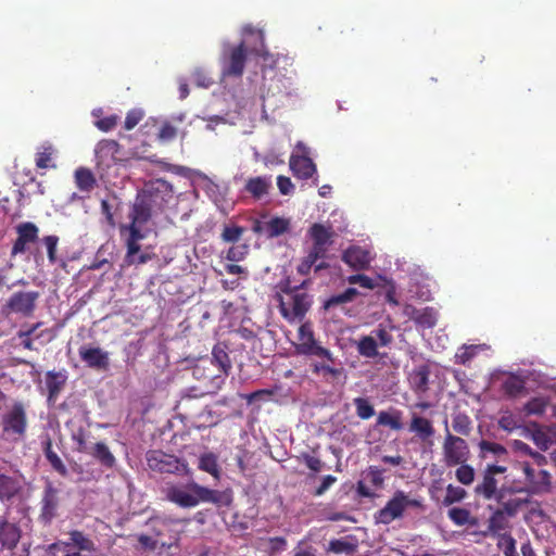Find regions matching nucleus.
<instances>
[{
	"label": "nucleus",
	"mask_w": 556,
	"mask_h": 556,
	"mask_svg": "<svg viewBox=\"0 0 556 556\" xmlns=\"http://www.w3.org/2000/svg\"><path fill=\"white\" fill-rule=\"evenodd\" d=\"M173 197V188L164 179L146 184L130 204L129 223L121 225V236H124L125 230H143L147 224L165 211Z\"/></svg>",
	"instance_id": "1"
},
{
	"label": "nucleus",
	"mask_w": 556,
	"mask_h": 556,
	"mask_svg": "<svg viewBox=\"0 0 556 556\" xmlns=\"http://www.w3.org/2000/svg\"><path fill=\"white\" fill-rule=\"evenodd\" d=\"M166 500L182 508H191L200 503L222 504L225 503L226 494L218 490H212L203 486L195 481L188 482L186 485H169L165 491Z\"/></svg>",
	"instance_id": "2"
},
{
	"label": "nucleus",
	"mask_w": 556,
	"mask_h": 556,
	"mask_svg": "<svg viewBox=\"0 0 556 556\" xmlns=\"http://www.w3.org/2000/svg\"><path fill=\"white\" fill-rule=\"evenodd\" d=\"M280 290L282 294H277V301L281 316L288 321L302 319L312 305L311 296L300 291V287H292L289 279L281 283Z\"/></svg>",
	"instance_id": "3"
},
{
	"label": "nucleus",
	"mask_w": 556,
	"mask_h": 556,
	"mask_svg": "<svg viewBox=\"0 0 556 556\" xmlns=\"http://www.w3.org/2000/svg\"><path fill=\"white\" fill-rule=\"evenodd\" d=\"M28 419L22 402H14L1 417V438L4 441L16 443L27 431Z\"/></svg>",
	"instance_id": "4"
},
{
	"label": "nucleus",
	"mask_w": 556,
	"mask_h": 556,
	"mask_svg": "<svg viewBox=\"0 0 556 556\" xmlns=\"http://www.w3.org/2000/svg\"><path fill=\"white\" fill-rule=\"evenodd\" d=\"M421 506L420 501L409 498L404 491L397 490L384 507L375 514V520L377 523L390 525L394 520L402 518L407 507L420 508Z\"/></svg>",
	"instance_id": "5"
},
{
	"label": "nucleus",
	"mask_w": 556,
	"mask_h": 556,
	"mask_svg": "<svg viewBox=\"0 0 556 556\" xmlns=\"http://www.w3.org/2000/svg\"><path fill=\"white\" fill-rule=\"evenodd\" d=\"M299 343L295 344V352L299 355L316 356L326 361L334 362L332 353L320 345L315 339L311 324H302L298 331Z\"/></svg>",
	"instance_id": "6"
},
{
	"label": "nucleus",
	"mask_w": 556,
	"mask_h": 556,
	"mask_svg": "<svg viewBox=\"0 0 556 556\" xmlns=\"http://www.w3.org/2000/svg\"><path fill=\"white\" fill-rule=\"evenodd\" d=\"M149 469L160 473H188V465L175 455L160 450H151L146 454Z\"/></svg>",
	"instance_id": "7"
},
{
	"label": "nucleus",
	"mask_w": 556,
	"mask_h": 556,
	"mask_svg": "<svg viewBox=\"0 0 556 556\" xmlns=\"http://www.w3.org/2000/svg\"><path fill=\"white\" fill-rule=\"evenodd\" d=\"M443 459L446 467H455L469 458V446L465 439L450 432L445 420V437L442 445Z\"/></svg>",
	"instance_id": "8"
},
{
	"label": "nucleus",
	"mask_w": 556,
	"mask_h": 556,
	"mask_svg": "<svg viewBox=\"0 0 556 556\" xmlns=\"http://www.w3.org/2000/svg\"><path fill=\"white\" fill-rule=\"evenodd\" d=\"M179 522V519L154 516L148 520L147 525L150 527L153 535L160 541V546L170 548L176 546L180 540V533L175 529Z\"/></svg>",
	"instance_id": "9"
},
{
	"label": "nucleus",
	"mask_w": 556,
	"mask_h": 556,
	"mask_svg": "<svg viewBox=\"0 0 556 556\" xmlns=\"http://www.w3.org/2000/svg\"><path fill=\"white\" fill-rule=\"evenodd\" d=\"M530 494L523 488L514 485H502L496 496L498 508L509 516L516 517L517 514L530 503Z\"/></svg>",
	"instance_id": "10"
},
{
	"label": "nucleus",
	"mask_w": 556,
	"mask_h": 556,
	"mask_svg": "<svg viewBox=\"0 0 556 556\" xmlns=\"http://www.w3.org/2000/svg\"><path fill=\"white\" fill-rule=\"evenodd\" d=\"M121 146L117 141L111 139L100 140L94 149L96 167L101 177L111 167L119 164L123 160L121 157Z\"/></svg>",
	"instance_id": "11"
},
{
	"label": "nucleus",
	"mask_w": 556,
	"mask_h": 556,
	"mask_svg": "<svg viewBox=\"0 0 556 556\" xmlns=\"http://www.w3.org/2000/svg\"><path fill=\"white\" fill-rule=\"evenodd\" d=\"M146 230H125L123 237H125V263L127 265H142L155 257L154 253L142 252L140 253L141 245L140 241L147 237Z\"/></svg>",
	"instance_id": "12"
},
{
	"label": "nucleus",
	"mask_w": 556,
	"mask_h": 556,
	"mask_svg": "<svg viewBox=\"0 0 556 556\" xmlns=\"http://www.w3.org/2000/svg\"><path fill=\"white\" fill-rule=\"evenodd\" d=\"M295 149L299 153H292L289 160V166L293 176L302 180L313 178L317 167L308 155V148L302 141H299L295 144Z\"/></svg>",
	"instance_id": "13"
},
{
	"label": "nucleus",
	"mask_w": 556,
	"mask_h": 556,
	"mask_svg": "<svg viewBox=\"0 0 556 556\" xmlns=\"http://www.w3.org/2000/svg\"><path fill=\"white\" fill-rule=\"evenodd\" d=\"M247 62V48L244 42L230 47L225 51L222 60V73L228 77H241Z\"/></svg>",
	"instance_id": "14"
},
{
	"label": "nucleus",
	"mask_w": 556,
	"mask_h": 556,
	"mask_svg": "<svg viewBox=\"0 0 556 556\" xmlns=\"http://www.w3.org/2000/svg\"><path fill=\"white\" fill-rule=\"evenodd\" d=\"M522 471L526 477L523 488L530 495L544 494L551 490V475L545 469H534L529 463L522 464Z\"/></svg>",
	"instance_id": "15"
},
{
	"label": "nucleus",
	"mask_w": 556,
	"mask_h": 556,
	"mask_svg": "<svg viewBox=\"0 0 556 556\" xmlns=\"http://www.w3.org/2000/svg\"><path fill=\"white\" fill-rule=\"evenodd\" d=\"M307 235L313 242L309 251L326 257L328 248L333 243V237L336 236L332 226L314 223L309 227Z\"/></svg>",
	"instance_id": "16"
},
{
	"label": "nucleus",
	"mask_w": 556,
	"mask_h": 556,
	"mask_svg": "<svg viewBox=\"0 0 556 556\" xmlns=\"http://www.w3.org/2000/svg\"><path fill=\"white\" fill-rule=\"evenodd\" d=\"M38 299V291H17L9 298L5 308L9 309L10 313L28 317L35 312Z\"/></svg>",
	"instance_id": "17"
},
{
	"label": "nucleus",
	"mask_w": 556,
	"mask_h": 556,
	"mask_svg": "<svg viewBox=\"0 0 556 556\" xmlns=\"http://www.w3.org/2000/svg\"><path fill=\"white\" fill-rule=\"evenodd\" d=\"M17 238L13 243L11 254L13 256L23 254L27 250V245L35 243L39 238V229L31 222H24L16 226Z\"/></svg>",
	"instance_id": "18"
},
{
	"label": "nucleus",
	"mask_w": 556,
	"mask_h": 556,
	"mask_svg": "<svg viewBox=\"0 0 556 556\" xmlns=\"http://www.w3.org/2000/svg\"><path fill=\"white\" fill-rule=\"evenodd\" d=\"M80 359L89 367L96 370H108L110 367L109 352L101 348L91 345H81L78 350Z\"/></svg>",
	"instance_id": "19"
},
{
	"label": "nucleus",
	"mask_w": 556,
	"mask_h": 556,
	"mask_svg": "<svg viewBox=\"0 0 556 556\" xmlns=\"http://www.w3.org/2000/svg\"><path fill=\"white\" fill-rule=\"evenodd\" d=\"M58 508L59 490L52 484V482H47L41 498L40 520L43 523H50L52 519L56 517Z\"/></svg>",
	"instance_id": "20"
},
{
	"label": "nucleus",
	"mask_w": 556,
	"mask_h": 556,
	"mask_svg": "<svg viewBox=\"0 0 556 556\" xmlns=\"http://www.w3.org/2000/svg\"><path fill=\"white\" fill-rule=\"evenodd\" d=\"M21 528L15 522H10L7 515L0 516V551L16 547L21 539Z\"/></svg>",
	"instance_id": "21"
},
{
	"label": "nucleus",
	"mask_w": 556,
	"mask_h": 556,
	"mask_svg": "<svg viewBox=\"0 0 556 556\" xmlns=\"http://www.w3.org/2000/svg\"><path fill=\"white\" fill-rule=\"evenodd\" d=\"M405 314L422 329L433 328L438 323V312L433 307L416 308L407 306Z\"/></svg>",
	"instance_id": "22"
},
{
	"label": "nucleus",
	"mask_w": 556,
	"mask_h": 556,
	"mask_svg": "<svg viewBox=\"0 0 556 556\" xmlns=\"http://www.w3.org/2000/svg\"><path fill=\"white\" fill-rule=\"evenodd\" d=\"M342 261L355 270H362L369 266V253L361 247H351L342 254Z\"/></svg>",
	"instance_id": "23"
},
{
	"label": "nucleus",
	"mask_w": 556,
	"mask_h": 556,
	"mask_svg": "<svg viewBox=\"0 0 556 556\" xmlns=\"http://www.w3.org/2000/svg\"><path fill=\"white\" fill-rule=\"evenodd\" d=\"M41 447L46 459L49 462L50 466L54 471H56L60 476H67L68 471L63 460L53 451L52 439L50 434H45L41 437Z\"/></svg>",
	"instance_id": "24"
},
{
	"label": "nucleus",
	"mask_w": 556,
	"mask_h": 556,
	"mask_svg": "<svg viewBox=\"0 0 556 556\" xmlns=\"http://www.w3.org/2000/svg\"><path fill=\"white\" fill-rule=\"evenodd\" d=\"M498 481L494 476L490 473V471L484 469L482 480L475 486V494L489 501L493 498L496 500V496H498Z\"/></svg>",
	"instance_id": "25"
},
{
	"label": "nucleus",
	"mask_w": 556,
	"mask_h": 556,
	"mask_svg": "<svg viewBox=\"0 0 556 556\" xmlns=\"http://www.w3.org/2000/svg\"><path fill=\"white\" fill-rule=\"evenodd\" d=\"M409 431L416 433L421 441L430 440L435 433L432 421L416 414L412 416Z\"/></svg>",
	"instance_id": "26"
},
{
	"label": "nucleus",
	"mask_w": 556,
	"mask_h": 556,
	"mask_svg": "<svg viewBox=\"0 0 556 556\" xmlns=\"http://www.w3.org/2000/svg\"><path fill=\"white\" fill-rule=\"evenodd\" d=\"M210 366H216L218 374L222 376H228L231 369V361L226 352V346L216 344L212 351V358L207 359Z\"/></svg>",
	"instance_id": "27"
},
{
	"label": "nucleus",
	"mask_w": 556,
	"mask_h": 556,
	"mask_svg": "<svg viewBox=\"0 0 556 556\" xmlns=\"http://www.w3.org/2000/svg\"><path fill=\"white\" fill-rule=\"evenodd\" d=\"M89 454L101 466L111 469L116 465V458L104 442H97L89 447Z\"/></svg>",
	"instance_id": "28"
},
{
	"label": "nucleus",
	"mask_w": 556,
	"mask_h": 556,
	"mask_svg": "<svg viewBox=\"0 0 556 556\" xmlns=\"http://www.w3.org/2000/svg\"><path fill=\"white\" fill-rule=\"evenodd\" d=\"M327 362L328 363L316 362L312 364V371L316 375H321L329 382H333L342 376L344 369L341 364H337L336 361L333 363L330 361Z\"/></svg>",
	"instance_id": "29"
},
{
	"label": "nucleus",
	"mask_w": 556,
	"mask_h": 556,
	"mask_svg": "<svg viewBox=\"0 0 556 556\" xmlns=\"http://www.w3.org/2000/svg\"><path fill=\"white\" fill-rule=\"evenodd\" d=\"M66 376L62 372L48 371L46 375V386L48 389V402L52 404L56 401L60 392L64 388Z\"/></svg>",
	"instance_id": "30"
},
{
	"label": "nucleus",
	"mask_w": 556,
	"mask_h": 556,
	"mask_svg": "<svg viewBox=\"0 0 556 556\" xmlns=\"http://www.w3.org/2000/svg\"><path fill=\"white\" fill-rule=\"evenodd\" d=\"M42 326L41 321H38L34 325H31L27 329H21L17 332V338L21 339V344L25 350L34 351L36 348L34 346V340L40 339L45 337L46 334L50 333V330H41L40 332L36 333L37 329H39Z\"/></svg>",
	"instance_id": "31"
},
{
	"label": "nucleus",
	"mask_w": 556,
	"mask_h": 556,
	"mask_svg": "<svg viewBox=\"0 0 556 556\" xmlns=\"http://www.w3.org/2000/svg\"><path fill=\"white\" fill-rule=\"evenodd\" d=\"M271 187L270 177H253L249 178L245 182L244 190L250 193L254 199L260 200L266 195Z\"/></svg>",
	"instance_id": "32"
},
{
	"label": "nucleus",
	"mask_w": 556,
	"mask_h": 556,
	"mask_svg": "<svg viewBox=\"0 0 556 556\" xmlns=\"http://www.w3.org/2000/svg\"><path fill=\"white\" fill-rule=\"evenodd\" d=\"M510 518H514V516H509L501 508H496L489 518V532L493 535L500 536V534H502L501 531L510 529Z\"/></svg>",
	"instance_id": "33"
},
{
	"label": "nucleus",
	"mask_w": 556,
	"mask_h": 556,
	"mask_svg": "<svg viewBox=\"0 0 556 556\" xmlns=\"http://www.w3.org/2000/svg\"><path fill=\"white\" fill-rule=\"evenodd\" d=\"M429 376L430 368L426 364L416 367L412 371L409 376V382L415 392L425 393L428 390Z\"/></svg>",
	"instance_id": "34"
},
{
	"label": "nucleus",
	"mask_w": 556,
	"mask_h": 556,
	"mask_svg": "<svg viewBox=\"0 0 556 556\" xmlns=\"http://www.w3.org/2000/svg\"><path fill=\"white\" fill-rule=\"evenodd\" d=\"M91 438V431L89 427H85L83 425H78L77 427L72 428L71 430V439L75 444L74 450L78 453H87L89 452V439Z\"/></svg>",
	"instance_id": "35"
},
{
	"label": "nucleus",
	"mask_w": 556,
	"mask_h": 556,
	"mask_svg": "<svg viewBox=\"0 0 556 556\" xmlns=\"http://www.w3.org/2000/svg\"><path fill=\"white\" fill-rule=\"evenodd\" d=\"M76 187L83 192H91L96 186L97 180L93 173L87 167H79L74 174Z\"/></svg>",
	"instance_id": "36"
},
{
	"label": "nucleus",
	"mask_w": 556,
	"mask_h": 556,
	"mask_svg": "<svg viewBox=\"0 0 556 556\" xmlns=\"http://www.w3.org/2000/svg\"><path fill=\"white\" fill-rule=\"evenodd\" d=\"M55 154V149L49 142L41 144L38 148L36 153L35 163L37 168L46 169V168H55L56 165L53 163V155Z\"/></svg>",
	"instance_id": "37"
},
{
	"label": "nucleus",
	"mask_w": 556,
	"mask_h": 556,
	"mask_svg": "<svg viewBox=\"0 0 556 556\" xmlns=\"http://www.w3.org/2000/svg\"><path fill=\"white\" fill-rule=\"evenodd\" d=\"M402 415L399 409L381 410L377 417V425L399 431L403 428Z\"/></svg>",
	"instance_id": "38"
},
{
	"label": "nucleus",
	"mask_w": 556,
	"mask_h": 556,
	"mask_svg": "<svg viewBox=\"0 0 556 556\" xmlns=\"http://www.w3.org/2000/svg\"><path fill=\"white\" fill-rule=\"evenodd\" d=\"M198 468L202 471L210 473L215 479L220 478V468L218 465V458L212 452L204 453L200 456Z\"/></svg>",
	"instance_id": "39"
},
{
	"label": "nucleus",
	"mask_w": 556,
	"mask_h": 556,
	"mask_svg": "<svg viewBox=\"0 0 556 556\" xmlns=\"http://www.w3.org/2000/svg\"><path fill=\"white\" fill-rule=\"evenodd\" d=\"M289 228V219L283 217H273L270 220L265 223V237L269 239L279 237L287 232Z\"/></svg>",
	"instance_id": "40"
},
{
	"label": "nucleus",
	"mask_w": 556,
	"mask_h": 556,
	"mask_svg": "<svg viewBox=\"0 0 556 556\" xmlns=\"http://www.w3.org/2000/svg\"><path fill=\"white\" fill-rule=\"evenodd\" d=\"M21 490L18 481L12 477L0 475V500L10 501Z\"/></svg>",
	"instance_id": "41"
},
{
	"label": "nucleus",
	"mask_w": 556,
	"mask_h": 556,
	"mask_svg": "<svg viewBox=\"0 0 556 556\" xmlns=\"http://www.w3.org/2000/svg\"><path fill=\"white\" fill-rule=\"evenodd\" d=\"M357 352L359 355L367 358H375L378 356V343L374 336H363L357 342Z\"/></svg>",
	"instance_id": "42"
},
{
	"label": "nucleus",
	"mask_w": 556,
	"mask_h": 556,
	"mask_svg": "<svg viewBox=\"0 0 556 556\" xmlns=\"http://www.w3.org/2000/svg\"><path fill=\"white\" fill-rule=\"evenodd\" d=\"M66 545H73L77 547L79 551L85 552H94L96 544L94 542L85 535L81 531L74 530L70 532V542Z\"/></svg>",
	"instance_id": "43"
},
{
	"label": "nucleus",
	"mask_w": 556,
	"mask_h": 556,
	"mask_svg": "<svg viewBox=\"0 0 556 556\" xmlns=\"http://www.w3.org/2000/svg\"><path fill=\"white\" fill-rule=\"evenodd\" d=\"M452 428L459 435L468 437L472 430V421L467 414L457 413L452 417Z\"/></svg>",
	"instance_id": "44"
},
{
	"label": "nucleus",
	"mask_w": 556,
	"mask_h": 556,
	"mask_svg": "<svg viewBox=\"0 0 556 556\" xmlns=\"http://www.w3.org/2000/svg\"><path fill=\"white\" fill-rule=\"evenodd\" d=\"M480 457L485 458L488 454H492L496 458H503L508 455L506 447L500 443L481 440L479 442Z\"/></svg>",
	"instance_id": "45"
},
{
	"label": "nucleus",
	"mask_w": 556,
	"mask_h": 556,
	"mask_svg": "<svg viewBox=\"0 0 556 556\" xmlns=\"http://www.w3.org/2000/svg\"><path fill=\"white\" fill-rule=\"evenodd\" d=\"M357 294L358 291L355 288H348L344 292L330 296L325 302L324 307L326 309H330L331 307H334L337 305L352 302Z\"/></svg>",
	"instance_id": "46"
},
{
	"label": "nucleus",
	"mask_w": 556,
	"mask_h": 556,
	"mask_svg": "<svg viewBox=\"0 0 556 556\" xmlns=\"http://www.w3.org/2000/svg\"><path fill=\"white\" fill-rule=\"evenodd\" d=\"M447 515L457 526L476 525V519H471L470 511L466 508L453 507L448 510Z\"/></svg>",
	"instance_id": "47"
},
{
	"label": "nucleus",
	"mask_w": 556,
	"mask_h": 556,
	"mask_svg": "<svg viewBox=\"0 0 556 556\" xmlns=\"http://www.w3.org/2000/svg\"><path fill=\"white\" fill-rule=\"evenodd\" d=\"M353 404L356 409V415L363 420H367L375 415L374 405L366 397H355Z\"/></svg>",
	"instance_id": "48"
},
{
	"label": "nucleus",
	"mask_w": 556,
	"mask_h": 556,
	"mask_svg": "<svg viewBox=\"0 0 556 556\" xmlns=\"http://www.w3.org/2000/svg\"><path fill=\"white\" fill-rule=\"evenodd\" d=\"M482 350V345H463L455 354V363L467 365Z\"/></svg>",
	"instance_id": "49"
},
{
	"label": "nucleus",
	"mask_w": 556,
	"mask_h": 556,
	"mask_svg": "<svg viewBox=\"0 0 556 556\" xmlns=\"http://www.w3.org/2000/svg\"><path fill=\"white\" fill-rule=\"evenodd\" d=\"M548 403L549 402L547 397H532L525 404L523 410L526 412L527 415H542L545 412Z\"/></svg>",
	"instance_id": "50"
},
{
	"label": "nucleus",
	"mask_w": 556,
	"mask_h": 556,
	"mask_svg": "<svg viewBox=\"0 0 556 556\" xmlns=\"http://www.w3.org/2000/svg\"><path fill=\"white\" fill-rule=\"evenodd\" d=\"M192 376L198 380H216L220 378L219 374L212 372L210 365L207 364V359L201 361L192 368Z\"/></svg>",
	"instance_id": "51"
},
{
	"label": "nucleus",
	"mask_w": 556,
	"mask_h": 556,
	"mask_svg": "<svg viewBox=\"0 0 556 556\" xmlns=\"http://www.w3.org/2000/svg\"><path fill=\"white\" fill-rule=\"evenodd\" d=\"M497 547L504 556H519L516 548V540L509 533H503L498 536Z\"/></svg>",
	"instance_id": "52"
},
{
	"label": "nucleus",
	"mask_w": 556,
	"mask_h": 556,
	"mask_svg": "<svg viewBox=\"0 0 556 556\" xmlns=\"http://www.w3.org/2000/svg\"><path fill=\"white\" fill-rule=\"evenodd\" d=\"M467 496V492L462 486H455L453 484H448L446 486V494L443 498V505L450 506L454 503L462 502Z\"/></svg>",
	"instance_id": "53"
},
{
	"label": "nucleus",
	"mask_w": 556,
	"mask_h": 556,
	"mask_svg": "<svg viewBox=\"0 0 556 556\" xmlns=\"http://www.w3.org/2000/svg\"><path fill=\"white\" fill-rule=\"evenodd\" d=\"M458 465L459 467L455 471L456 480L464 485H470L475 481L476 476L473 467L466 463Z\"/></svg>",
	"instance_id": "54"
},
{
	"label": "nucleus",
	"mask_w": 556,
	"mask_h": 556,
	"mask_svg": "<svg viewBox=\"0 0 556 556\" xmlns=\"http://www.w3.org/2000/svg\"><path fill=\"white\" fill-rule=\"evenodd\" d=\"M244 232V228L237 225H226L220 235L222 240L227 243L238 242Z\"/></svg>",
	"instance_id": "55"
},
{
	"label": "nucleus",
	"mask_w": 556,
	"mask_h": 556,
	"mask_svg": "<svg viewBox=\"0 0 556 556\" xmlns=\"http://www.w3.org/2000/svg\"><path fill=\"white\" fill-rule=\"evenodd\" d=\"M356 549V545L342 540V539H334L329 542L328 551L334 554H353Z\"/></svg>",
	"instance_id": "56"
},
{
	"label": "nucleus",
	"mask_w": 556,
	"mask_h": 556,
	"mask_svg": "<svg viewBox=\"0 0 556 556\" xmlns=\"http://www.w3.org/2000/svg\"><path fill=\"white\" fill-rule=\"evenodd\" d=\"M320 258H324V257L309 251L308 254L298 265V267H296L298 273L302 276L308 275L311 273L313 266H315L317 261Z\"/></svg>",
	"instance_id": "57"
},
{
	"label": "nucleus",
	"mask_w": 556,
	"mask_h": 556,
	"mask_svg": "<svg viewBox=\"0 0 556 556\" xmlns=\"http://www.w3.org/2000/svg\"><path fill=\"white\" fill-rule=\"evenodd\" d=\"M191 76L193 83L201 88H208L214 83L207 71L203 67L194 68Z\"/></svg>",
	"instance_id": "58"
},
{
	"label": "nucleus",
	"mask_w": 556,
	"mask_h": 556,
	"mask_svg": "<svg viewBox=\"0 0 556 556\" xmlns=\"http://www.w3.org/2000/svg\"><path fill=\"white\" fill-rule=\"evenodd\" d=\"M42 243L45 244L48 253V260L51 264L56 263V248L59 244V237L55 235L46 236L42 238Z\"/></svg>",
	"instance_id": "59"
},
{
	"label": "nucleus",
	"mask_w": 556,
	"mask_h": 556,
	"mask_svg": "<svg viewBox=\"0 0 556 556\" xmlns=\"http://www.w3.org/2000/svg\"><path fill=\"white\" fill-rule=\"evenodd\" d=\"M371 336L375 337L380 346H389L393 342V336L382 325H379L377 329L372 330Z\"/></svg>",
	"instance_id": "60"
},
{
	"label": "nucleus",
	"mask_w": 556,
	"mask_h": 556,
	"mask_svg": "<svg viewBox=\"0 0 556 556\" xmlns=\"http://www.w3.org/2000/svg\"><path fill=\"white\" fill-rule=\"evenodd\" d=\"M523 389V382L515 377L508 378L503 383V390L509 396H517Z\"/></svg>",
	"instance_id": "61"
},
{
	"label": "nucleus",
	"mask_w": 556,
	"mask_h": 556,
	"mask_svg": "<svg viewBox=\"0 0 556 556\" xmlns=\"http://www.w3.org/2000/svg\"><path fill=\"white\" fill-rule=\"evenodd\" d=\"M143 116L144 113L140 109H132L128 111L124 122V128L126 130L134 129L142 121Z\"/></svg>",
	"instance_id": "62"
},
{
	"label": "nucleus",
	"mask_w": 556,
	"mask_h": 556,
	"mask_svg": "<svg viewBox=\"0 0 556 556\" xmlns=\"http://www.w3.org/2000/svg\"><path fill=\"white\" fill-rule=\"evenodd\" d=\"M248 254V245L247 244H240V245H232L228 249L226 253V258L231 262H240L244 260V257Z\"/></svg>",
	"instance_id": "63"
},
{
	"label": "nucleus",
	"mask_w": 556,
	"mask_h": 556,
	"mask_svg": "<svg viewBox=\"0 0 556 556\" xmlns=\"http://www.w3.org/2000/svg\"><path fill=\"white\" fill-rule=\"evenodd\" d=\"M176 136H177V129L172 123L164 122L161 125V127L159 129V134H157V138L161 141H170V140L175 139Z\"/></svg>",
	"instance_id": "64"
}]
</instances>
